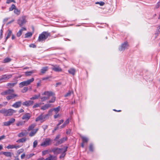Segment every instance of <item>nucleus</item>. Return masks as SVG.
<instances>
[{
    "label": "nucleus",
    "instance_id": "f257e3e1",
    "mask_svg": "<svg viewBox=\"0 0 160 160\" xmlns=\"http://www.w3.org/2000/svg\"><path fill=\"white\" fill-rule=\"evenodd\" d=\"M50 36L51 34L50 32H48L44 31L39 34L38 41L39 42H42Z\"/></svg>",
    "mask_w": 160,
    "mask_h": 160
},
{
    "label": "nucleus",
    "instance_id": "f03ea898",
    "mask_svg": "<svg viewBox=\"0 0 160 160\" xmlns=\"http://www.w3.org/2000/svg\"><path fill=\"white\" fill-rule=\"evenodd\" d=\"M34 78H32L26 81H24L19 83V87L20 88H22L24 86H26L30 85L31 83L34 81Z\"/></svg>",
    "mask_w": 160,
    "mask_h": 160
},
{
    "label": "nucleus",
    "instance_id": "7ed1b4c3",
    "mask_svg": "<svg viewBox=\"0 0 160 160\" xmlns=\"http://www.w3.org/2000/svg\"><path fill=\"white\" fill-rule=\"evenodd\" d=\"M52 141V140L50 138H46L44 141L40 145L41 146H49L51 144Z\"/></svg>",
    "mask_w": 160,
    "mask_h": 160
},
{
    "label": "nucleus",
    "instance_id": "20e7f679",
    "mask_svg": "<svg viewBox=\"0 0 160 160\" xmlns=\"http://www.w3.org/2000/svg\"><path fill=\"white\" fill-rule=\"evenodd\" d=\"M49 115L48 114L44 115L43 114H41L38 117L35 119L36 122H38L40 121L41 122L45 121V118L47 117Z\"/></svg>",
    "mask_w": 160,
    "mask_h": 160
},
{
    "label": "nucleus",
    "instance_id": "39448f33",
    "mask_svg": "<svg viewBox=\"0 0 160 160\" xmlns=\"http://www.w3.org/2000/svg\"><path fill=\"white\" fill-rule=\"evenodd\" d=\"M26 22V17L25 16H22L21 18H19L18 21V23L20 27H22V25L25 23Z\"/></svg>",
    "mask_w": 160,
    "mask_h": 160
},
{
    "label": "nucleus",
    "instance_id": "423d86ee",
    "mask_svg": "<svg viewBox=\"0 0 160 160\" xmlns=\"http://www.w3.org/2000/svg\"><path fill=\"white\" fill-rule=\"evenodd\" d=\"M16 112V111L13 109H5V116H12L13 113Z\"/></svg>",
    "mask_w": 160,
    "mask_h": 160
},
{
    "label": "nucleus",
    "instance_id": "0eeeda50",
    "mask_svg": "<svg viewBox=\"0 0 160 160\" xmlns=\"http://www.w3.org/2000/svg\"><path fill=\"white\" fill-rule=\"evenodd\" d=\"M12 75L11 74H5L1 76L0 78V83L4 82L5 80H7L10 78Z\"/></svg>",
    "mask_w": 160,
    "mask_h": 160
},
{
    "label": "nucleus",
    "instance_id": "6e6552de",
    "mask_svg": "<svg viewBox=\"0 0 160 160\" xmlns=\"http://www.w3.org/2000/svg\"><path fill=\"white\" fill-rule=\"evenodd\" d=\"M65 149V147L63 148H53L52 151L55 154H58L62 152Z\"/></svg>",
    "mask_w": 160,
    "mask_h": 160
},
{
    "label": "nucleus",
    "instance_id": "1a4fd4ad",
    "mask_svg": "<svg viewBox=\"0 0 160 160\" xmlns=\"http://www.w3.org/2000/svg\"><path fill=\"white\" fill-rule=\"evenodd\" d=\"M128 45L127 42H125L122 43L121 46L119 48V50L120 51H123L126 49L128 48Z\"/></svg>",
    "mask_w": 160,
    "mask_h": 160
},
{
    "label": "nucleus",
    "instance_id": "9d476101",
    "mask_svg": "<svg viewBox=\"0 0 160 160\" xmlns=\"http://www.w3.org/2000/svg\"><path fill=\"white\" fill-rule=\"evenodd\" d=\"M14 90L13 89H8L1 93V95H10L13 93Z\"/></svg>",
    "mask_w": 160,
    "mask_h": 160
},
{
    "label": "nucleus",
    "instance_id": "9b49d317",
    "mask_svg": "<svg viewBox=\"0 0 160 160\" xmlns=\"http://www.w3.org/2000/svg\"><path fill=\"white\" fill-rule=\"evenodd\" d=\"M42 95L46 96V98H47L48 100L49 99L50 97L54 95V93L51 91H47L42 93Z\"/></svg>",
    "mask_w": 160,
    "mask_h": 160
},
{
    "label": "nucleus",
    "instance_id": "f8f14e48",
    "mask_svg": "<svg viewBox=\"0 0 160 160\" xmlns=\"http://www.w3.org/2000/svg\"><path fill=\"white\" fill-rule=\"evenodd\" d=\"M34 102L33 101L28 100L22 103V105L26 107H29L32 105Z\"/></svg>",
    "mask_w": 160,
    "mask_h": 160
},
{
    "label": "nucleus",
    "instance_id": "ddd939ff",
    "mask_svg": "<svg viewBox=\"0 0 160 160\" xmlns=\"http://www.w3.org/2000/svg\"><path fill=\"white\" fill-rule=\"evenodd\" d=\"M52 69L56 72H60L62 71L61 68L59 66L57 65L53 66Z\"/></svg>",
    "mask_w": 160,
    "mask_h": 160
},
{
    "label": "nucleus",
    "instance_id": "4468645a",
    "mask_svg": "<svg viewBox=\"0 0 160 160\" xmlns=\"http://www.w3.org/2000/svg\"><path fill=\"white\" fill-rule=\"evenodd\" d=\"M22 104V103L21 101H18L15 102L12 105V107L15 108H18L20 107Z\"/></svg>",
    "mask_w": 160,
    "mask_h": 160
},
{
    "label": "nucleus",
    "instance_id": "2eb2a0df",
    "mask_svg": "<svg viewBox=\"0 0 160 160\" xmlns=\"http://www.w3.org/2000/svg\"><path fill=\"white\" fill-rule=\"evenodd\" d=\"M31 116L29 113H26L24 114L22 117V119L23 120H25L26 121H28L30 118Z\"/></svg>",
    "mask_w": 160,
    "mask_h": 160
},
{
    "label": "nucleus",
    "instance_id": "dca6fc26",
    "mask_svg": "<svg viewBox=\"0 0 160 160\" xmlns=\"http://www.w3.org/2000/svg\"><path fill=\"white\" fill-rule=\"evenodd\" d=\"M18 95L17 94L13 93L11 94H10L8 96H7L6 98L8 100H10L14 98L15 97H18Z\"/></svg>",
    "mask_w": 160,
    "mask_h": 160
},
{
    "label": "nucleus",
    "instance_id": "f3484780",
    "mask_svg": "<svg viewBox=\"0 0 160 160\" xmlns=\"http://www.w3.org/2000/svg\"><path fill=\"white\" fill-rule=\"evenodd\" d=\"M67 139V137H64L61 138L56 143V145H58L63 143L64 142L66 141Z\"/></svg>",
    "mask_w": 160,
    "mask_h": 160
},
{
    "label": "nucleus",
    "instance_id": "a211bd4d",
    "mask_svg": "<svg viewBox=\"0 0 160 160\" xmlns=\"http://www.w3.org/2000/svg\"><path fill=\"white\" fill-rule=\"evenodd\" d=\"M68 148V147H65V149L64 150V151H63L61 153V154L59 157L61 159L62 158H64L65 157L66 154V152L67 151Z\"/></svg>",
    "mask_w": 160,
    "mask_h": 160
},
{
    "label": "nucleus",
    "instance_id": "6ab92c4d",
    "mask_svg": "<svg viewBox=\"0 0 160 160\" xmlns=\"http://www.w3.org/2000/svg\"><path fill=\"white\" fill-rule=\"evenodd\" d=\"M38 128H36L35 129L32 130L29 133V136L31 137H32L34 136L38 130Z\"/></svg>",
    "mask_w": 160,
    "mask_h": 160
},
{
    "label": "nucleus",
    "instance_id": "aec40b11",
    "mask_svg": "<svg viewBox=\"0 0 160 160\" xmlns=\"http://www.w3.org/2000/svg\"><path fill=\"white\" fill-rule=\"evenodd\" d=\"M51 106V104H45L44 105L42 106L41 109L42 110H45L48 108L49 107H50Z\"/></svg>",
    "mask_w": 160,
    "mask_h": 160
},
{
    "label": "nucleus",
    "instance_id": "412c9836",
    "mask_svg": "<svg viewBox=\"0 0 160 160\" xmlns=\"http://www.w3.org/2000/svg\"><path fill=\"white\" fill-rule=\"evenodd\" d=\"M76 72V70L74 68H71L68 70V72L72 75H74Z\"/></svg>",
    "mask_w": 160,
    "mask_h": 160
},
{
    "label": "nucleus",
    "instance_id": "4be33fe9",
    "mask_svg": "<svg viewBox=\"0 0 160 160\" xmlns=\"http://www.w3.org/2000/svg\"><path fill=\"white\" fill-rule=\"evenodd\" d=\"M36 125L35 123H33L30 126H29L28 128V131H30L31 130H33V129L36 126Z\"/></svg>",
    "mask_w": 160,
    "mask_h": 160
},
{
    "label": "nucleus",
    "instance_id": "5701e85b",
    "mask_svg": "<svg viewBox=\"0 0 160 160\" xmlns=\"http://www.w3.org/2000/svg\"><path fill=\"white\" fill-rule=\"evenodd\" d=\"M48 68L47 66L43 67L41 70V72L42 74L45 73L48 70Z\"/></svg>",
    "mask_w": 160,
    "mask_h": 160
},
{
    "label": "nucleus",
    "instance_id": "b1692460",
    "mask_svg": "<svg viewBox=\"0 0 160 160\" xmlns=\"http://www.w3.org/2000/svg\"><path fill=\"white\" fill-rule=\"evenodd\" d=\"M40 93H38L37 95H35L31 97L30 99L31 100H35L37 99H38L39 98H40Z\"/></svg>",
    "mask_w": 160,
    "mask_h": 160
},
{
    "label": "nucleus",
    "instance_id": "393cba45",
    "mask_svg": "<svg viewBox=\"0 0 160 160\" xmlns=\"http://www.w3.org/2000/svg\"><path fill=\"white\" fill-rule=\"evenodd\" d=\"M2 153L7 157H10L12 156L11 153L10 152H3Z\"/></svg>",
    "mask_w": 160,
    "mask_h": 160
},
{
    "label": "nucleus",
    "instance_id": "a878e982",
    "mask_svg": "<svg viewBox=\"0 0 160 160\" xmlns=\"http://www.w3.org/2000/svg\"><path fill=\"white\" fill-rule=\"evenodd\" d=\"M26 140V138H22L17 140L16 141L17 142H25Z\"/></svg>",
    "mask_w": 160,
    "mask_h": 160
},
{
    "label": "nucleus",
    "instance_id": "bb28decb",
    "mask_svg": "<svg viewBox=\"0 0 160 160\" xmlns=\"http://www.w3.org/2000/svg\"><path fill=\"white\" fill-rule=\"evenodd\" d=\"M27 134V132H21L18 134V136L19 137H22L23 136H26Z\"/></svg>",
    "mask_w": 160,
    "mask_h": 160
},
{
    "label": "nucleus",
    "instance_id": "cd10ccee",
    "mask_svg": "<svg viewBox=\"0 0 160 160\" xmlns=\"http://www.w3.org/2000/svg\"><path fill=\"white\" fill-rule=\"evenodd\" d=\"M35 72L34 70H32L30 71H28L25 72V75L26 76H29L32 75V74Z\"/></svg>",
    "mask_w": 160,
    "mask_h": 160
},
{
    "label": "nucleus",
    "instance_id": "c85d7f7f",
    "mask_svg": "<svg viewBox=\"0 0 160 160\" xmlns=\"http://www.w3.org/2000/svg\"><path fill=\"white\" fill-rule=\"evenodd\" d=\"M17 83V82L13 83H8L7 85L8 86L9 88H11L13 87Z\"/></svg>",
    "mask_w": 160,
    "mask_h": 160
},
{
    "label": "nucleus",
    "instance_id": "c756f323",
    "mask_svg": "<svg viewBox=\"0 0 160 160\" xmlns=\"http://www.w3.org/2000/svg\"><path fill=\"white\" fill-rule=\"evenodd\" d=\"M81 138L82 139L83 142H88V139L87 137L84 136H81Z\"/></svg>",
    "mask_w": 160,
    "mask_h": 160
},
{
    "label": "nucleus",
    "instance_id": "7c9ffc66",
    "mask_svg": "<svg viewBox=\"0 0 160 160\" xmlns=\"http://www.w3.org/2000/svg\"><path fill=\"white\" fill-rule=\"evenodd\" d=\"M73 93V92L72 91H69L68 92L64 95L65 97L69 96L71 95Z\"/></svg>",
    "mask_w": 160,
    "mask_h": 160
},
{
    "label": "nucleus",
    "instance_id": "2f4dec72",
    "mask_svg": "<svg viewBox=\"0 0 160 160\" xmlns=\"http://www.w3.org/2000/svg\"><path fill=\"white\" fill-rule=\"evenodd\" d=\"M14 12L15 14L17 15H18L20 14V10L18 9L17 8H16L14 10Z\"/></svg>",
    "mask_w": 160,
    "mask_h": 160
},
{
    "label": "nucleus",
    "instance_id": "473e14b6",
    "mask_svg": "<svg viewBox=\"0 0 160 160\" xmlns=\"http://www.w3.org/2000/svg\"><path fill=\"white\" fill-rule=\"evenodd\" d=\"M54 95H53L52 97V98L50 100L48 101V103H53L56 100V97L54 96Z\"/></svg>",
    "mask_w": 160,
    "mask_h": 160
},
{
    "label": "nucleus",
    "instance_id": "72a5a7b5",
    "mask_svg": "<svg viewBox=\"0 0 160 160\" xmlns=\"http://www.w3.org/2000/svg\"><path fill=\"white\" fill-rule=\"evenodd\" d=\"M32 33L31 32H29L25 34V38H28L31 37L32 35Z\"/></svg>",
    "mask_w": 160,
    "mask_h": 160
},
{
    "label": "nucleus",
    "instance_id": "f704fd0d",
    "mask_svg": "<svg viewBox=\"0 0 160 160\" xmlns=\"http://www.w3.org/2000/svg\"><path fill=\"white\" fill-rule=\"evenodd\" d=\"M11 33L12 31L10 30H8L7 36L6 38V41L7 40V39H8L10 37V36L11 34Z\"/></svg>",
    "mask_w": 160,
    "mask_h": 160
},
{
    "label": "nucleus",
    "instance_id": "c9c22d12",
    "mask_svg": "<svg viewBox=\"0 0 160 160\" xmlns=\"http://www.w3.org/2000/svg\"><path fill=\"white\" fill-rule=\"evenodd\" d=\"M16 8V7L15 5L14 4H12L11 7L9 8V11H12L13 10H14Z\"/></svg>",
    "mask_w": 160,
    "mask_h": 160
},
{
    "label": "nucleus",
    "instance_id": "e433bc0d",
    "mask_svg": "<svg viewBox=\"0 0 160 160\" xmlns=\"http://www.w3.org/2000/svg\"><path fill=\"white\" fill-rule=\"evenodd\" d=\"M28 88L27 87H24L23 89L22 90V92L24 93L27 92L28 90Z\"/></svg>",
    "mask_w": 160,
    "mask_h": 160
},
{
    "label": "nucleus",
    "instance_id": "4c0bfd02",
    "mask_svg": "<svg viewBox=\"0 0 160 160\" xmlns=\"http://www.w3.org/2000/svg\"><path fill=\"white\" fill-rule=\"evenodd\" d=\"M24 123H25V122L20 121V122H18L16 124V125L17 126L19 127L20 126H21V125H22L24 124Z\"/></svg>",
    "mask_w": 160,
    "mask_h": 160
},
{
    "label": "nucleus",
    "instance_id": "58836bf2",
    "mask_svg": "<svg viewBox=\"0 0 160 160\" xmlns=\"http://www.w3.org/2000/svg\"><path fill=\"white\" fill-rule=\"evenodd\" d=\"M41 104V103H36L33 106V108H34L38 107H40Z\"/></svg>",
    "mask_w": 160,
    "mask_h": 160
},
{
    "label": "nucleus",
    "instance_id": "ea45409f",
    "mask_svg": "<svg viewBox=\"0 0 160 160\" xmlns=\"http://www.w3.org/2000/svg\"><path fill=\"white\" fill-rule=\"evenodd\" d=\"M15 121V119L14 118H11L8 121L10 125L14 123Z\"/></svg>",
    "mask_w": 160,
    "mask_h": 160
},
{
    "label": "nucleus",
    "instance_id": "a19ab883",
    "mask_svg": "<svg viewBox=\"0 0 160 160\" xmlns=\"http://www.w3.org/2000/svg\"><path fill=\"white\" fill-rule=\"evenodd\" d=\"M40 98L41 99V101L42 102H43L48 100L46 96L42 97H40Z\"/></svg>",
    "mask_w": 160,
    "mask_h": 160
},
{
    "label": "nucleus",
    "instance_id": "79ce46f5",
    "mask_svg": "<svg viewBox=\"0 0 160 160\" xmlns=\"http://www.w3.org/2000/svg\"><path fill=\"white\" fill-rule=\"evenodd\" d=\"M49 153L48 150H45L42 152V156H44Z\"/></svg>",
    "mask_w": 160,
    "mask_h": 160
},
{
    "label": "nucleus",
    "instance_id": "37998d69",
    "mask_svg": "<svg viewBox=\"0 0 160 160\" xmlns=\"http://www.w3.org/2000/svg\"><path fill=\"white\" fill-rule=\"evenodd\" d=\"M95 4H99L100 5V6H102L105 3L104 2L101 1L100 2H95Z\"/></svg>",
    "mask_w": 160,
    "mask_h": 160
},
{
    "label": "nucleus",
    "instance_id": "c03bdc74",
    "mask_svg": "<svg viewBox=\"0 0 160 160\" xmlns=\"http://www.w3.org/2000/svg\"><path fill=\"white\" fill-rule=\"evenodd\" d=\"M89 151L91 152H93V147L92 144H91L90 145L89 147Z\"/></svg>",
    "mask_w": 160,
    "mask_h": 160
},
{
    "label": "nucleus",
    "instance_id": "a18cd8bd",
    "mask_svg": "<svg viewBox=\"0 0 160 160\" xmlns=\"http://www.w3.org/2000/svg\"><path fill=\"white\" fill-rule=\"evenodd\" d=\"M60 106H58L56 108H54L53 110L55 111L56 113H57L60 110Z\"/></svg>",
    "mask_w": 160,
    "mask_h": 160
},
{
    "label": "nucleus",
    "instance_id": "49530a36",
    "mask_svg": "<svg viewBox=\"0 0 160 160\" xmlns=\"http://www.w3.org/2000/svg\"><path fill=\"white\" fill-rule=\"evenodd\" d=\"M3 125L4 126H9L10 125L9 121L4 122L3 123Z\"/></svg>",
    "mask_w": 160,
    "mask_h": 160
},
{
    "label": "nucleus",
    "instance_id": "de8ad7c7",
    "mask_svg": "<svg viewBox=\"0 0 160 160\" xmlns=\"http://www.w3.org/2000/svg\"><path fill=\"white\" fill-rule=\"evenodd\" d=\"M14 145H9L7 147V148L8 149H13L14 148Z\"/></svg>",
    "mask_w": 160,
    "mask_h": 160
},
{
    "label": "nucleus",
    "instance_id": "09e8293b",
    "mask_svg": "<svg viewBox=\"0 0 160 160\" xmlns=\"http://www.w3.org/2000/svg\"><path fill=\"white\" fill-rule=\"evenodd\" d=\"M38 144V141L37 140H35L33 143V147L35 148L36 147Z\"/></svg>",
    "mask_w": 160,
    "mask_h": 160
},
{
    "label": "nucleus",
    "instance_id": "8fccbe9b",
    "mask_svg": "<svg viewBox=\"0 0 160 160\" xmlns=\"http://www.w3.org/2000/svg\"><path fill=\"white\" fill-rule=\"evenodd\" d=\"M24 151V150L23 149H20L18 150L17 151V153L18 155L20 154L21 153L23 152Z\"/></svg>",
    "mask_w": 160,
    "mask_h": 160
},
{
    "label": "nucleus",
    "instance_id": "3c124183",
    "mask_svg": "<svg viewBox=\"0 0 160 160\" xmlns=\"http://www.w3.org/2000/svg\"><path fill=\"white\" fill-rule=\"evenodd\" d=\"M5 109L4 108L0 110V113H2L5 116Z\"/></svg>",
    "mask_w": 160,
    "mask_h": 160
},
{
    "label": "nucleus",
    "instance_id": "603ef678",
    "mask_svg": "<svg viewBox=\"0 0 160 160\" xmlns=\"http://www.w3.org/2000/svg\"><path fill=\"white\" fill-rule=\"evenodd\" d=\"M22 34V32L20 30L17 33V36L18 37H20Z\"/></svg>",
    "mask_w": 160,
    "mask_h": 160
},
{
    "label": "nucleus",
    "instance_id": "864d4df0",
    "mask_svg": "<svg viewBox=\"0 0 160 160\" xmlns=\"http://www.w3.org/2000/svg\"><path fill=\"white\" fill-rule=\"evenodd\" d=\"M12 2H15L14 0H7L6 1V3L8 4Z\"/></svg>",
    "mask_w": 160,
    "mask_h": 160
},
{
    "label": "nucleus",
    "instance_id": "5fc2aeb1",
    "mask_svg": "<svg viewBox=\"0 0 160 160\" xmlns=\"http://www.w3.org/2000/svg\"><path fill=\"white\" fill-rule=\"evenodd\" d=\"M64 120H61L59 121V123L57 125V126L59 127V126L63 122Z\"/></svg>",
    "mask_w": 160,
    "mask_h": 160
},
{
    "label": "nucleus",
    "instance_id": "6e6d98bb",
    "mask_svg": "<svg viewBox=\"0 0 160 160\" xmlns=\"http://www.w3.org/2000/svg\"><path fill=\"white\" fill-rule=\"evenodd\" d=\"M69 122V119H68L67 120L64 122V124L66 126L68 124Z\"/></svg>",
    "mask_w": 160,
    "mask_h": 160
},
{
    "label": "nucleus",
    "instance_id": "4d7b16f0",
    "mask_svg": "<svg viewBox=\"0 0 160 160\" xmlns=\"http://www.w3.org/2000/svg\"><path fill=\"white\" fill-rule=\"evenodd\" d=\"M42 127L44 131H45L47 128L48 126L47 125H43Z\"/></svg>",
    "mask_w": 160,
    "mask_h": 160
},
{
    "label": "nucleus",
    "instance_id": "13d9d810",
    "mask_svg": "<svg viewBox=\"0 0 160 160\" xmlns=\"http://www.w3.org/2000/svg\"><path fill=\"white\" fill-rule=\"evenodd\" d=\"M52 77L51 76L47 77L42 78V80H47L50 78H51Z\"/></svg>",
    "mask_w": 160,
    "mask_h": 160
},
{
    "label": "nucleus",
    "instance_id": "bf43d9fd",
    "mask_svg": "<svg viewBox=\"0 0 160 160\" xmlns=\"http://www.w3.org/2000/svg\"><path fill=\"white\" fill-rule=\"evenodd\" d=\"M60 135L58 134L56 136L55 138L54 139V140L55 141H56L57 139L59 138H60Z\"/></svg>",
    "mask_w": 160,
    "mask_h": 160
},
{
    "label": "nucleus",
    "instance_id": "052dcab7",
    "mask_svg": "<svg viewBox=\"0 0 160 160\" xmlns=\"http://www.w3.org/2000/svg\"><path fill=\"white\" fill-rule=\"evenodd\" d=\"M29 47L33 48H36V46L34 44H31L29 45Z\"/></svg>",
    "mask_w": 160,
    "mask_h": 160
},
{
    "label": "nucleus",
    "instance_id": "680f3d73",
    "mask_svg": "<svg viewBox=\"0 0 160 160\" xmlns=\"http://www.w3.org/2000/svg\"><path fill=\"white\" fill-rule=\"evenodd\" d=\"M5 138V136L4 135H2L0 137V141L4 139Z\"/></svg>",
    "mask_w": 160,
    "mask_h": 160
},
{
    "label": "nucleus",
    "instance_id": "e2e57ef3",
    "mask_svg": "<svg viewBox=\"0 0 160 160\" xmlns=\"http://www.w3.org/2000/svg\"><path fill=\"white\" fill-rule=\"evenodd\" d=\"M8 19L9 18H6L4 19L3 20V22L4 23L3 24H4L5 23L8 21Z\"/></svg>",
    "mask_w": 160,
    "mask_h": 160
},
{
    "label": "nucleus",
    "instance_id": "0e129e2a",
    "mask_svg": "<svg viewBox=\"0 0 160 160\" xmlns=\"http://www.w3.org/2000/svg\"><path fill=\"white\" fill-rule=\"evenodd\" d=\"M59 127L57 126V127L55 128L54 130L52 131V132H54L56 130L58 129Z\"/></svg>",
    "mask_w": 160,
    "mask_h": 160
},
{
    "label": "nucleus",
    "instance_id": "69168bd1",
    "mask_svg": "<svg viewBox=\"0 0 160 160\" xmlns=\"http://www.w3.org/2000/svg\"><path fill=\"white\" fill-rule=\"evenodd\" d=\"M21 146H20V145H14V148H15L17 149L20 148Z\"/></svg>",
    "mask_w": 160,
    "mask_h": 160
},
{
    "label": "nucleus",
    "instance_id": "338daca9",
    "mask_svg": "<svg viewBox=\"0 0 160 160\" xmlns=\"http://www.w3.org/2000/svg\"><path fill=\"white\" fill-rule=\"evenodd\" d=\"M71 130L70 129H68L66 131V134H69L70 133Z\"/></svg>",
    "mask_w": 160,
    "mask_h": 160
},
{
    "label": "nucleus",
    "instance_id": "774afa93",
    "mask_svg": "<svg viewBox=\"0 0 160 160\" xmlns=\"http://www.w3.org/2000/svg\"><path fill=\"white\" fill-rule=\"evenodd\" d=\"M25 153H23L22 154L21 156V158L22 159H23L24 157H25Z\"/></svg>",
    "mask_w": 160,
    "mask_h": 160
}]
</instances>
